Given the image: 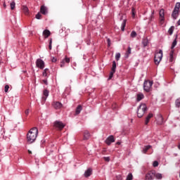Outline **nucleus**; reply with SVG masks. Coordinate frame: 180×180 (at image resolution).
I'll return each mask as SVG.
<instances>
[{
    "label": "nucleus",
    "mask_w": 180,
    "mask_h": 180,
    "mask_svg": "<svg viewBox=\"0 0 180 180\" xmlns=\"http://www.w3.org/2000/svg\"><path fill=\"white\" fill-rule=\"evenodd\" d=\"M28 154H32V152L30 150H28Z\"/></svg>",
    "instance_id": "obj_52"
},
{
    "label": "nucleus",
    "mask_w": 180,
    "mask_h": 180,
    "mask_svg": "<svg viewBox=\"0 0 180 180\" xmlns=\"http://www.w3.org/2000/svg\"><path fill=\"white\" fill-rule=\"evenodd\" d=\"M22 11L25 15H27L29 13V8L26 6H22Z\"/></svg>",
    "instance_id": "obj_28"
},
{
    "label": "nucleus",
    "mask_w": 180,
    "mask_h": 180,
    "mask_svg": "<svg viewBox=\"0 0 180 180\" xmlns=\"http://www.w3.org/2000/svg\"><path fill=\"white\" fill-rule=\"evenodd\" d=\"M36 65L38 68H40V70H43L44 68V61L39 58L36 61Z\"/></svg>",
    "instance_id": "obj_7"
},
{
    "label": "nucleus",
    "mask_w": 180,
    "mask_h": 180,
    "mask_svg": "<svg viewBox=\"0 0 180 180\" xmlns=\"http://www.w3.org/2000/svg\"><path fill=\"white\" fill-rule=\"evenodd\" d=\"M151 117H153V113H149L146 118L145 124H148V123L150 122V119H151Z\"/></svg>",
    "instance_id": "obj_19"
},
{
    "label": "nucleus",
    "mask_w": 180,
    "mask_h": 180,
    "mask_svg": "<svg viewBox=\"0 0 180 180\" xmlns=\"http://www.w3.org/2000/svg\"><path fill=\"white\" fill-rule=\"evenodd\" d=\"M49 75V69L46 68L44 72H43V77H47V75Z\"/></svg>",
    "instance_id": "obj_31"
},
{
    "label": "nucleus",
    "mask_w": 180,
    "mask_h": 180,
    "mask_svg": "<svg viewBox=\"0 0 180 180\" xmlns=\"http://www.w3.org/2000/svg\"><path fill=\"white\" fill-rule=\"evenodd\" d=\"M57 61V59L56 58H52V63H56Z\"/></svg>",
    "instance_id": "obj_49"
},
{
    "label": "nucleus",
    "mask_w": 180,
    "mask_h": 180,
    "mask_svg": "<svg viewBox=\"0 0 180 180\" xmlns=\"http://www.w3.org/2000/svg\"><path fill=\"white\" fill-rule=\"evenodd\" d=\"M40 12L42 15H46L47 13V7L45 6H41L40 8Z\"/></svg>",
    "instance_id": "obj_18"
},
{
    "label": "nucleus",
    "mask_w": 180,
    "mask_h": 180,
    "mask_svg": "<svg viewBox=\"0 0 180 180\" xmlns=\"http://www.w3.org/2000/svg\"><path fill=\"white\" fill-rule=\"evenodd\" d=\"M136 13H137V12L136 11V8L134 7H132L131 8V16L134 19L136 18Z\"/></svg>",
    "instance_id": "obj_26"
},
{
    "label": "nucleus",
    "mask_w": 180,
    "mask_h": 180,
    "mask_svg": "<svg viewBox=\"0 0 180 180\" xmlns=\"http://www.w3.org/2000/svg\"><path fill=\"white\" fill-rule=\"evenodd\" d=\"M174 29H175L174 27H171L169 30H168V33L169 34H170V36L174 33Z\"/></svg>",
    "instance_id": "obj_32"
},
{
    "label": "nucleus",
    "mask_w": 180,
    "mask_h": 180,
    "mask_svg": "<svg viewBox=\"0 0 180 180\" xmlns=\"http://www.w3.org/2000/svg\"><path fill=\"white\" fill-rule=\"evenodd\" d=\"M89 137H91V134H89V131H84L83 140H89Z\"/></svg>",
    "instance_id": "obj_17"
},
{
    "label": "nucleus",
    "mask_w": 180,
    "mask_h": 180,
    "mask_svg": "<svg viewBox=\"0 0 180 180\" xmlns=\"http://www.w3.org/2000/svg\"><path fill=\"white\" fill-rule=\"evenodd\" d=\"M178 15H179V11L174 9L172 14V17L173 18V19H176V18H178Z\"/></svg>",
    "instance_id": "obj_15"
},
{
    "label": "nucleus",
    "mask_w": 180,
    "mask_h": 180,
    "mask_svg": "<svg viewBox=\"0 0 180 180\" xmlns=\"http://www.w3.org/2000/svg\"><path fill=\"white\" fill-rule=\"evenodd\" d=\"M81 110H82V105H79L76 108V115H79L81 113Z\"/></svg>",
    "instance_id": "obj_24"
},
{
    "label": "nucleus",
    "mask_w": 180,
    "mask_h": 180,
    "mask_svg": "<svg viewBox=\"0 0 180 180\" xmlns=\"http://www.w3.org/2000/svg\"><path fill=\"white\" fill-rule=\"evenodd\" d=\"M124 27H126V20H124L122 25L121 30H122V32H124Z\"/></svg>",
    "instance_id": "obj_33"
},
{
    "label": "nucleus",
    "mask_w": 180,
    "mask_h": 180,
    "mask_svg": "<svg viewBox=\"0 0 180 180\" xmlns=\"http://www.w3.org/2000/svg\"><path fill=\"white\" fill-rule=\"evenodd\" d=\"M52 105L54 109H61L63 108V104L58 101H54Z\"/></svg>",
    "instance_id": "obj_13"
},
{
    "label": "nucleus",
    "mask_w": 180,
    "mask_h": 180,
    "mask_svg": "<svg viewBox=\"0 0 180 180\" xmlns=\"http://www.w3.org/2000/svg\"><path fill=\"white\" fill-rule=\"evenodd\" d=\"M91 174H92V169H87V170L85 172V173H84V176H85L86 178H88V176H91Z\"/></svg>",
    "instance_id": "obj_21"
},
{
    "label": "nucleus",
    "mask_w": 180,
    "mask_h": 180,
    "mask_svg": "<svg viewBox=\"0 0 180 180\" xmlns=\"http://www.w3.org/2000/svg\"><path fill=\"white\" fill-rule=\"evenodd\" d=\"M25 116H29V109H27V110L25 111Z\"/></svg>",
    "instance_id": "obj_46"
},
{
    "label": "nucleus",
    "mask_w": 180,
    "mask_h": 180,
    "mask_svg": "<svg viewBox=\"0 0 180 180\" xmlns=\"http://www.w3.org/2000/svg\"><path fill=\"white\" fill-rule=\"evenodd\" d=\"M53 127H55L56 130L61 131V130H63L65 127V124H64V123H63L62 122L55 121L53 122Z\"/></svg>",
    "instance_id": "obj_5"
},
{
    "label": "nucleus",
    "mask_w": 180,
    "mask_h": 180,
    "mask_svg": "<svg viewBox=\"0 0 180 180\" xmlns=\"http://www.w3.org/2000/svg\"><path fill=\"white\" fill-rule=\"evenodd\" d=\"M156 120L158 122V124H162L164 123V117L161 114H158L156 116Z\"/></svg>",
    "instance_id": "obj_10"
},
{
    "label": "nucleus",
    "mask_w": 180,
    "mask_h": 180,
    "mask_svg": "<svg viewBox=\"0 0 180 180\" xmlns=\"http://www.w3.org/2000/svg\"><path fill=\"white\" fill-rule=\"evenodd\" d=\"M115 72H113V70H111L108 79H112V78H113V74H115Z\"/></svg>",
    "instance_id": "obj_38"
},
{
    "label": "nucleus",
    "mask_w": 180,
    "mask_h": 180,
    "mask_svg": "<svg viewBox=\"0 0 180 180\" xmlns=\"http://www.w3.org/2000/svg\"><path fill=\"white\" fill-rule=\"evenodd\" d=\"M37 134H39V130L37 127L32 128L27 134V140L29 144L34 143L36 139H37Z\"/></svg>",
    "instance_id": "obj_1"
},
{
    "label": "nucleus",
    "mask_w": 180,
    "mask_h": 180,
    "mask_svg": "<svg viewBox=\"0 0 180 180\" xmlns=\"http://www.w3.org/2000/svg\"><path fill=\"white\" fill-rule=\"evenodd\" d=\"M176 39H178V35H176V38L174 40V41L172 42V44L171 46L172 51H170V53H169L170 63H172V61H174V49L175 48V46H176V44L178 43L176 41Z\"/></svg>",
    "instance_id": "obj_4"
},
{
    "label": "nucleus",
    "mask_w": 180,
    "mask_h": 180,
    "mask_svg": "<svg viewBox=\"0 0 180 180\" xmlns=\"http://www.w3.org/2000/svg\"><path fill=\"white\" fill-rule=\"evenodd\" d=\"M103 160H105L107 162H109L110 161V158H109V157H104Z\"/></svg>",
    "instance_id": "obj_42"
},
{
    "label": "nucleus",
    "mask_w": 180,
    "mask_h": 180,
    "mask_svg": "<svg viewBox=\"0 0 180 180\" xmlns=\"http://www.w3.org/2000/svg\"><path fill=\"white\" fill-rule=\"evenodd\" d=\"M117 144L118 146H120V142H117Z\"/></svg>",
    "instance_id": "obj_53"
},
{
    "label": "nucleus",
    "mask_w": 180,
    "mask_h": 180,
    "mask_svg": "<svg viewBox=\"0 0 180 180\" xmlns=\"http://www.w3.org/2000/svg\"><path fill=\"white\" fill-rule=\"evenodd\" d=\"M70 61V58L65 56V58L60 62V68H63V67H65V63L68 64Z\"/></svg>",
    "instance_id": "obj_11"
},
{
    "label": "nucleus",
    "mask_w": 180,
    "mask_h": 180,
    "mask_svg": "<svg viewBox=\"0 0 180 180\" xmlns=\"http://www.w3.org/2000/svg\"><path fill=\"white\" fill-rule=\"evenodd\" d=\"M154 176L156 179H162V174L160 173H156L155 171H154Z\"/></svg>",
    "instance_id": "obj_22"
},
{
    "label": "nucleus",
    "mask_w": 180,
    "mask_h": 180,
    "mask_svg": "<svg viewBox=\"0 0 180 180\" xmlns=\"http://www.w3.org/2000/svg\"><path fill=\"white\" fill-rule=\"evenodd\" d=\"M43 96H42V105L46 102V100L47 99V97L49 96V91L47 89H44L43 92Z\"/></svg>",
    "instance_id": "obj_12"
},
{
    "label": "nucleus",
    "mask_w": 180,
    "mask_h": 180,
    "mask_svg": "<svg viewBox=\"0 0 180 180\" xmlns=\"http://www.w3.org/2000/svg\"><path fill=\"white\" fill-rule=\"evenodd\" d=\"M4 8H6V4H4Z\"/></svg>",
    "instance_id": "obj_54"
},
{
    "label": "nucleus",
    "mask_w": 180,
    "mask_h": 180,
    "mask_svg": "<svg viewBox=\"0 0 180 180\" xmlns=\"http://www.w3.org/2000/svg\"><path fill=\"white\" fill-rule=\"evenodd\" d=\"M120 58V53H118L115 55V59L117 60V61H119Z\"/></svg>",
    "instance_id": "obj_40"
},
{
    "label": "nucleus",
    "mask_w": 180,
    "mask_h": 180,
    "mask_svg": "<svg viewBox=\"0 0 180 180\" xmlns=\"http://www.w3.org/2000/svg\"><path fill=\"white\" fill-rule=\"evenodd\" d=\"M5 92H8L9 91V85H6L4 89Z\"/></svg>",
    "instance_id": "obj_44"
},
{
    "label": "nucleus",
    "mask_w": 180,
    "mask_h": 180,
    "mask_svg": "<svg viewBox=\"0 0 180 180\" xmlns=\"http://www.w3.org/2000/svg\"><path fill=\"white\" fill-rule=\"evenodd\" d=\"M147 112V105L145 103L141 104L138 107V110H137V116L138 117H143L144 116V113Z\"/></svg>",
    "instance_id": "obj_2"
},
{
    "label": "nucleus",
    "mask_w": 180,
    "mask_h": 180,
    "mask_svg": "<svg viewBox=\"0 0 180 180\" xmlns=\"http://www.w3.org/2000/svg\"><path fill=\"white\" fill-rule=\"evenodd\" d=\"M111 71L116 72V62L115 61L112 62V67Z\"/></svg>",
    "instance_id": "obj_30"
},
{
    "label": "nucleus",
    "mask_w": 180,
    "mask_h": 180,
    "mask_svg": "<svg viewBox=\"0 0 180 180\" xmlns=\"http://www.w3.org/2000/svg\"><path fill=\"white\" fill-rule=\"evenodd\" d=\"M160 23H163L165 20L164 9H161L159 12Z\"/></svg>",
    "instance_id": "obj_14"
},
{
    "label": "nucleus",
    "mask_w": 180,
    "mask_h": 180,
    "mask_svg": "<svg viewBox=\"0 0 180 180\" xmlns=\"http://www.w3.org/2000/svg\"><path fill=\"white\" fill-rule=\"evenodd\" d=\"M117 108V105L116 103L112 104V109H116Z\"/></svg>",
    "instance_id": "obj_47"
},
{
    "label": "nucleus",
    "mask_w": 180,
    "mask_h": 180,
    "mask_svg": "<svg viewBox=\"0 0 180 180\" xmlns=\"http://www.w3.org/2000/svg\"><path fill=\"white\" fill-rule=\"evenodd\" d=\"M105 142V144H107L108 146H110L112 143H115V137L113 136V135H110L106 139Z\"/></svg>",
    "instance_id": "obj_9"
},
{
    "label": "nucleus",
    "mask_w": 180,
    "mask_h": 180,
    "mask_svg": "<svg viewBox=\"0 0 180 180\" xmlns=\"http://www.w3.org/2000/svg\"><path fill=\"white\" fill-rule=\"evenodd\" d=\"M127 180H133V174L129 173L127 176Z\"/></svg>",
    "instance_id": "obj_34"
},
{
    "label": "nucleus",
    "mask_w": 180,
    "mask_h": 180,
    "mask_svg": "<svg viewBox=\"0 0 180 180\" xmlns=\"http://www.w3.org/2000/svg\"><path fill=\"white\" fill-rule=\"evenodd\" d=\"M107 41H108V46L110 47V39H108Z\"/></svg>",
    "instance_id": "obj_48"
},
{
    "label": "nucleus",
    "mask_w": 180,
    "mask_h": 180,
    "mask_svg": "<svg viewBox=\"0 0 180 180\" xmlns=\"http://www.w3.org/2000/svg\"><path fill=\"white\" fill-rule=\"evenodd\" d=\"M117 180H122L123 179L122 178L121 175H118L116 176Z\"/></svg>",
    "instance_id": "obj_45"
},
{
    "label": "nucleus",
    "mask_w": 180,
    "mask_h": 180,
    "mask_svg": "<svg viewBox=\"0 0 180 180\" xmlns=\"http://www.w3.org/2000/svg\"><path fill=\"white\" fill-rule=\"evenodd\" d=\"M177 25L178 26H180V19L178 20V22H177Z\"/></svg>",
    "instance_id": "obj_51"
},
{
    "label": "nucleus",
    "mask_w": 180,
    "mask_h": 180,
    "mask_svg": "<svg viewBox=\"0 0 180 180\" xmlns=\"http://www.w3.org/2000/svg\"><path fill=\"white\" fill-rule=\"evenodd\" d=\"M15 5H16V4L15 3V1H12L11 3L10 6H11V11H13V9H15Z\"/></svg>",
    "instance_id": "obj_29"
},
{
    "label": "nucleus",
    "mask_w": 180,
    "mask_h": 180,
    "mask_svg": "<svg viewBox=\"0 0 180 180\" xmlns=\"http://www.w3.org/2000/svg\"><path fill=\"white\" fill-rule=\"evenodd\" d=\"M50 34H51V32H50V30H44L43 35L44 36L45 39H47L50 36Z\"/></svg>",
    "instance_id": "obj_16"
},
{
    "label": "nucleus",
    "mask_w": 180,
    "mask_h": 180,
    "mask_svg": "<svg viewBox=\"0 0 180 180\" xmlns=\"http://www.w3.org/2000/svg\"><path fill=\"white\" fill-rule=\"evenodd\" d=\"M153 82L146 80L143 83V89L146 92H150L151 91V88L153 86Z\"/></svg>",
    "instance_id": "obj_6"
},
{
    "label": "nucleus",
    "mask_w": 180,
    "mask_h": 180,
    "mask_svg": "<svg viewBox=\"0 0 180 180\" xmlns=\"http://www.w3.org/2000/svg\"><path fill=\"white\" fill-rule=\"evenodd\" d=\"M36 19H41V13H38L36 15Z\"/></svg>",
    "instance_id": "obj_41"
},
{
    "label": "nucleus",
    "mask_w": 180,
    "mask_h": 180,
    "mask_svg": "<svg viewBox=\"0 0 180 180\" xmlns=\"http://www.w3.org/2000/svg\"><path fill=\"white\" fill-rule=\"evenodd\" d=\"M137 36V33L135 31H132L131 33V37H136Z\"/></svg>",
    "instance_id": "obj_39"
},
{
    "label": "nucleus",
    "mask_w": 180,
    "mask_h": 180,
    "mask_svg": "<svg viewBox=\"0 0 180 180\" xmlns=\"http://www.w3.org/2000/svg\"><path fill=\"white\" fill-rule=\"evenodd\" d=\"M51 44H53V39L51 38L49 39V50H51V49H52Z\"/></svg>",
    "instance_id": "obj_37"
},
{
    "label": "nucleus",
    "mask_w": 180,
    "mask_h": 180,
    "mask_svg": "<svg viewBox=\"0 0 180 180\" xmlns=\"http://www.w3.org/2000/svg\"><path fill=\"white\" fill-rule=\"evenodd\" d=\"M144 98V94H137V101L139 102H140V101H141V99Z\"/></svg>",
    "instance_id": "obj_27"
},
{
    "label": "nucleus",
    "mask_w": 180,
    "mask_h": 180,
    "mask_svg": "<svg viewBox=\"0 0 180 180\" xmlns=\"http://www.w3.org/2000/svg\"><path fill=\"white\" fill-rule=\"evenodd\" d=\"M42 82H44V84H45V85H47V80L46 79L42 80Z\"/></svg>",
    "instance_id": "obj_50"
},
{
    "label": "nucleus",
    "mask_w": 180,
    "mask_h": 180,
    "mask_svg": "<svg viewBox=\"0 0 180 180\" xmlns=\"http://www.w3.org/2000/svg\"><path fill=\"white\" fill-rule=\"evenodd\" d=\"M161 60H162V50L160 49L155 52V58H154L155 64L156 65H158V64L161 63Z\"/></svg>",
    "instance_id": "obj_3"
},
{
    "label": "nucleus",
    "mask_w": 180,
    "mask_h": 180,
    "mask_svg": "<svg viewBox=\"0 0 180 180\" xmlns=\"http://www.w3.org/2000/svg\"><path fill=\"white\" fill-rule=\"evenodd\" d=\"M179 8H180V3H176L174 7V10L179 11Z\"/></svg>",
    "instance_id": "obj_36"
},
{
    "label": "nucleus",
    "mask_w": 180,
    "mask_h": 180,
    "mask_svg": "<svg viewBox=\"0 0 180 180\" xmlns=\"http://www.w3.org/2000/svg\"><path fill=\"white\" fill-rule=\"evenodd\" d=\"M131 54V48L130 46L128 47V49L125 53L126 58H129V56Z\"/></svg>",
    "instance_id": "obj_25"
},
{
    "label": "nucleus",
    "mask_w": 180,
    "mask_h": 180,
    "mask_svg": "<svg viewBox=\"0 0 180 180\" xmlns=\"http://www.w3.org/2000/svg\"><path fill=\"white\" fill-rule=\"evenodd\" d=\"M158 165H159L158 161H154L153 166L155 167H158Z\"/></svg>",
    "instance_id": "obj_43"
},
{
    "label": "nucleus",
    "mask_w": 180,
    "mask_h": 180,
    "mask_svg": "<svg viewBox=\"0 0 180 180\" xmlns=\"http://www.w3.org/2000/svg\"><path fill=\"white\" fill-rule=\"evenodd\" d=\"M154 179V170L148 172L145 176V180H153Z\"/></svg>",
    "instance_id": "obj_8"
},
{
    "label": "nucleus",
    "mask_w": 180,
    "mask_h": 180,
    "mask_svg": "<svg viewBox=\"0 0 180 180\" xmlns=\"http://www.w3.org/2000/svg\"><path fill=\"white\" fill-rule=\"evenodd\" d=\"M148 39L147 38H143L142 40V44L143 47H147L148 46Z\"/></svg>",
    "instance_id": "obj_23"
},
{
    "label": "nucleus",
    "mask_w": 180,
    "mask_h": 180,
    "mask_svg": "<svg viewBox=\"0 0 180 180\" xmlns=\"http://www.w3.org/2000/svg\"><path fill=\"white\" fill-rule=\"evenodd\" d=\"M175 104L176 108H180V98L176 100Z\"/></svg>",
    "instance_id": "obj_35"
},
{
    "label": "nucleus",
    "mask_w": 180,
    "mask_h": 180,
    "mask_svg": "<svg viewBox=\"0 0 180 180\" xmlns=\"http://www.w3.org/2000/svg\"><path fill=\"white\" fill-rule=\"evenodd\" d=\"M151 147L153 146H151L150 145L144 146L142 153H143V154H147V152L148 151V150H150V148H151Z\"/></svg>",
    "instance_id": "obj_20"
}]
</instances>
